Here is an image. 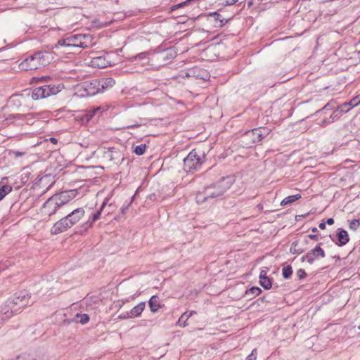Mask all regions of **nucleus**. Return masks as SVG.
<instances>
[{
	"label": "nucleus",
	"mask_w": 360,
	"mask_h": 360,
	"mask_svg": "<svg viewBox=\"0 0 360 360\" xmlns=\"http://www.w3.org/2000/svg\"><path fill=\"white\" fill-rule=\"evenodd\" d=\"M62 84H47L34 89L32 91H25L11 97L10 101L18 105H24L27 100H39L56 95L63 89Z\"/></svg>",
	"instance_id": "1"
},
{
	"label": "nucleus",
	"mask_w": 360,
	"mask_h": 360,
	"mask_svg": "<svg viewBox=\"0 0 360 360\" xmlns=\"http://www.w3.org/2000/svg\"><path fill=\"white\" fill-rule=\"evenodd\" d=\"M234 178L231 176L223 177L218 181L206 186L202 192L196 195L198 203H202L210 199L221 198L234 183Z\"/></svg>",
	"instance_id": "2"
},
{
	"label": "nucleus",
	"mask_w": 360,
	"mask_h": 360,
	"mask_svg": "<svg viewBox=\"0 0 360 360\" xmlns=\"http://www.w3.org/2000/svg\"><path fill=\"white\" fill-rule=\"evenodd\" d=\"M77 194V190H69L56 193L49 198L43 205L44 212L52 216L57 210L74 199Z\"/></svg>",
	"instance_id": "3"
},
{
	"label": "nucleus",
	"mask_w": 360,
	"mask_h": 360,
	"mask_svg": "<svg viewBox=\"0 0 360 360\" xmlns=\"http://www.w3.org/2000/svg\"><path fill=\"white\" fill-rule=\"evenodd\" d=\"M31 295L27 290L20 291L6 302L3 306V311L6 314L11 312L12 316L15 314L20 313L24 307L30 303Z\"/></svg>",
	"instance_id": "4"
},
{
	"label": "nucleus",
	"mask_w": 360,
	"mask_h": 360,
	"mask_svg": "<svg viewBox=\"0 0 360 360\" xmlns=\"http://www.w3.org/2000/svg\"><path fill=\"white\" fill-rule=\"evenodd\" d=\"M48 60L42 52H36L23 60L19 65L21 70L28 71L45 66Z\"/></svg>",
	"instance_id": "5"
},
{
	"label": "nucleus",
	"mask_w": 360,
	"mask_h": 360,
	"mask_svg": "<svg viewBox=\"0 0 360 360\" xmlns=\"http://www.w3.org/2000/svg\"><path fill=\"white\" fill-rule=\"evenodd\" d=\"M205 158V154H198L194 149L192 150L184 159V169L187 173H194L199 170Z\"/></svg>",
	"instance_id": "6"
},
{
	"label": "nucleus",
	"mask_w": 360,
	"mask_h": 360,
	"mask_svg": "<svg viewBox=\"0 0 360 360\" xmlns=\"http://www.w3.org/2000/svg\"><path fill=\"white\" fill-rule=\"evenodd\" d=\"M69 37L72 47L87 49L94 44L93 37L89 34H77Z\"/></svg>",
	"instance_id": "7"
},
{
	"label": "nucleus",
	"mask_w": 360,
	"mask_h": 360,
	"mask_svg": "<svg viewBox=\"0 0 360 360\" xmlns=\"http://www.w3.org/2000/svg\"><path fill=\"white\" fill-rule=\"evenodd\" d=\"M80 89L84 91L82 96H91L101 92L98 79L86 81L80 85Z\"/></svg>",
	"instance_id": "8"
},
{
	"label": "nucleus",
	"mask_w": 360,
	"mask_h": 360,
	"mask_svg": "<svg viewBox=\"0 0 360 360\" xmlns=\"http://www.w3.org/2000/svg\"><path fill=\"white\" fill-rule=\"evenodd\" d=\"M270 132L271 129L269 128L259 127L246 132L245 136L250 138L252 143H258L268 136Z\"/></svg>",
	"instance_id": "9"
},
{
	"label": "nucleus",
	"mask_w": 360,
	"mask_h": 360,
	"mask_svg": "<svg viewBox=\"0 0 360 360\" xmlns=\"http://www.w3.org/2000/svg\"><path fill=\"white\" fill-rule=\"evenodd\" d=\"M325 256L326 254L324 250L318 245L302 256L301 261L302 262L307 261L309 264H311L316 259L319 258H323Z\"/></svg>",
	"instance_id": "10"
},
{
	"label": "nucleus",
	"mask_w": 360,
	"mask_h": 360,
	"mask_svg": "<svg viewBox=\"0 0 360 360\" xmlns=\"http://www.w3.org/2000/svg\"><path fill=\"white\" fill-rule=\"evenodd\" d=\"M103 159L109 162L117 164L120 160H122L121 153L115 148H105L103 151Z\"/></svg>",
	"instance_id": "11"
},
{
	"label": "nucleus",
	"mask_w": 360,
	"mask_h": 360,
	"mask_svg": "<svg viewBox=\"0 0 360 360\" xmlns=\"http://www.w3.org/2000/svg\"><path fill=\"white\" fill-rule=\"evenodd\" d=\"M72 226L69 224V221L66 217L58 220L51 229V232L52 234H58L62 232L67 231L68 229Z\"/></svg>",
	"instance_id": "12"
},
{
	"label": "nucleus",
	"mask_w": 360,
	"mask_h": 360,
	"mask_svg": "<svg viewBox=\"0 0 360 360\" xmlns=\"http://www.w3.org/2000/svg\"><path fill=\"white\" fill-rule=\"evenodd\" d=\"M90 64L94 68H104L111 65L110 60L108 59V55H103L93 57Z\"/></svg>",
	"instance_id": "13"
},
{
	"label": "nucleus",
	"mask_w": 360,
	"mask_h": 360,
	"mask_svg": "<svg viewBox=\"0 0 360 360\" xmlns=\"http://www.w3.org/2000/svg\"><path fill=\"white\" fill-rule=\"evenodd\" d=\"M84 213L83 208H77L68 214L66 217L70 226H72L76 224L84 216Z\"/></svg>",
	"instance_id": "14"
},
{
	"label": "nucleus",
	"mask_w": 360,
	"mask_h": 360,
	"mask_svg": "<svg viewBox=\"0 0 360 360\" xmlns=\"http://www.w3.org/2000/svg\"><path fill=\"white\" fill-rule=\"evenodd\" d=\"M337 237H338V242L336 243V244L338 246H343V245H346L349 240V235H348L347 231H345L342 229H338V232L337 233Z\"/></svg>",
	"instance_id": "15"
},
{
	"label": "nucleus",
	"mask_w": 360,
	"mask_h": 360,
	"mask_svg": "<svg viewBox=\"0 0 360 360\" xmlns=\"http://www.w3.org/2000/svg\"><path fill=\"white\" fill-rule=\"evenodd\" d=\"M208 16L210 20L214 22L215 27H223L227 22V20L222 18L221 15L217 12L211 13Z\"/></svg>",
	"instance_id": "16"
},
{
	"label": "nucleus",
	"mask_w": 360,
	"mask_h": 360,
	"mask_svg": "<svg viewBox=\"0 0 360 360\" xmlns=\"http://www.w3.org/2000/svg\"><path fill=\"white\" fill-rule=\"evenodd\" d=\"M358 98H354L349 102H345L342 103L341 105H340V110H341L342 112H347L350 109L356 106L359 103L360 101H357Z\"/></svg>",
	"instance_id": "17"
},
{
	"label": "nucleus",
	"mask_w": 360,
	"mask_h": 360,
	"mask_svg": "<svg viewBox=\"0 0 360 360\" xmlns=\"http://www.w3.org/2000/svg\"><path fill=\"white\" fill-rule=\"evenodd\" d=\"M187 77H196L198 78H200L203 80H206L208 78V75L207 72L202 71L201 70L198 68H193L192 70H190L188 72H186V75Z\"/></svg>",
	"instance_id": "18"
},
{
	"label": "nucleus",
	"mask_w": 360,
	"mask_h": 360,
	"mask_svg": "<svg viewBox=\"0 0 360 360\" xmlns=\"http://www.w3.org/2000/svg\"><path fill=\"white\" fill-rule=\"evenodd\" d=\"M145 307L146 303L144 302L139 303L137 305H136L131 309L130 316L132 318L140 316L142 312L143 311Z\"/></svg>",
	"instance_id": "19"
},
{
	"label": "nucleus",
	"mask_w": 360,
	"mask_h": 360,
	"mask_svg": "<svg viewBox=\"0 0 360 360\" xmlns=\"http://www.w3.org/2000/svg\"><path fill=\"white\" fill-rule=\"evenodd\" d=\"M100 84V90L103 91L104 89L110 88L114 86L115 81L111 77H107L101 79H98Z\"/></svg>",
	"instance_id": "20"
},
{
	"label": "nucleus",
	"mask_w": 360,
	"mask_h": 360,
	"mask_svg": "<svg viewBox=\"0 0 360 360\" xmlns=\"http://www.w3.org/2000/svg\"><path fill=\"white\" fill-rule=\"evenodd\" d=\"M262 292V290L259 287H252L247 290L245 292V297L248 300H252Z\"/></svg>",
	"instance_id": "21"
},
{
	"label": "nucleus",
	"mask_w": 360,
	"mask_h": 360,
	"mask_svg": "<svg viewBox=\"0 0 360 360\" xmlns=\"http://www.w3.org/2000/svg\"><path fill=\"white\" fill-rule=\"evenodd\" d=\"M148 305L152 312H156L160 307L159 298L156 295H153L148 301Z\"/></svg>",
	"instance_id": "22"
},
{
	"label": "nucleus",
	"mask_w": 360,
	"mask_h": 360,
	"mask_svg": "<svg viewBox=\"0 0 360 360\" xmlns=\"http://www.w3.org/2000/svg\"><path fill=\"white\" fill-rule=\"evenodd\" d=\"M301 198L300 194H295L292 195H289L285 198L281 202V205L285 206L289 204L294 202L295 201Z\"/></svg>",
	"instance_id": "23"
},
{
	"label": "nucleus",
	"mask_w": 360,
	"mask_h": 360,
	"mask_svg": "<svg viewBox=\"0 0 360 360\" xmlns=\"http://www.w3.org/2000/svg\"><path fill=\"white\" fill-rule=\"evenodd\" d=\"M75 320L76 322L85 324L89 321V317L86 314H77L75 315Z\"/></svg>",
	"instance_id": "24"
},
{
	"label": "nucleus",
	"mask_w": 360,
	"mask_h": 360,
	"mask_svg": "<svg viewBox=\"0 0 360 360\" xmlns=\"http://www.w3.org/2000/svg\"><path fill=\"white\" fill-rule=\"evenodd\" d=\"M12 191V187L9 185H4L0 188V201L5 198L6 195Z\"/></svg>",
	"instance_id": "25"
},
{
	"label": "nucleus",
	"mask_w": 360,
	"mask_h": 360,
	"mask_svg": "<svg viewBox=\"0 0 360 360\" xmlns=\"http://www.w3.org/2000/svg\"><path fill=\"white\" fill-rule=\"evenodd\" d=\"M12 316L11 312H5L3 311V306L0 308V326Z\"/></svg>",
	"instance_id": "26"
},
{
	"label": "nucleus",
	"mask_w": 360,
	"mask_h": 360,
	"mask_svg": "<svg viewBox=\"0 0 360 360\" xmlns=\"http://www.w3.org/2000/svg\"><path fill=\"white\" fill-rule=\"evenodd\" d=\"M292 274V269L291 266L288 265L282 269V275L285 279L289 278Z\"/></svg>",
	"instance_id": "27"
},
{
	"label": "nucleus",
	"mask_w": 360,
	"mask_h": 360,
	"mask_svg": "<svg viewBox=\"0 0 360 360\" xmlns=\"http://www.w3.org/2000/svg\"><path fill=\"white\" fill-rule=\"evenodd\" d=\"M148 52H147V51L141 52L140 53H138L135 56L132 57V60H145V62L143 63H145L148 60Z\"/></svg>",
	"instance_id": "28"
},
{
	"label": "nucleus",
	"mask_w": 360,
	"mask_h": 360,
	"mask_svg": "<svg viewBox=\"0 0 360 360\" xmlns=\"http://www.w3.org/2000/svg\"><path fill=\"white\" fill-rule=\"evenodd\" d=\"M106 204H107V200H105L101 205L100 210L97 211L96 213H94L93 214L92 218H91V224L99 219L101 214V211L103 209V207L105 206Z\"/></svg>",
	"instance_id": "29"
},
{
	"label": "nucleus",
	"mask_w": 360,
	"mask_h": 360,
	"mask_svg": "<svg viewBox=\"0 0 360 360\" xmlns=\"http://www.w3.org/2000/svg\"><path fill=\"white\" fill-rule=\"evenodd\" d=\"M343 113L344 112H342L341 110H340V107H338L336 110L333 111L332 115L330 116L329 120L331 122H333L335 120L339 119Z\"/></svg>",
	"instance_id": "30"
},
{
	"label": "nucleus",
	"mask_w": 360,
	"mask_h": 360,
	"mask_svg": "<svg viewBox=\"0 0 360 360\" xmlns=\"http://www.w3.org/2000/svg\"><path fill=\"white\" fill-rule=\"evenodd\" d=\"M298 242L295 241L292 243L291 247L290 248V252L292 254H301L303 250L302 249L297 248Z\"/></svg>",
	"instance_id": "31"
},
{
	"label": "nucleus",
	"mask_w": 360,
	"mask_h": 360,
	"mask_svg": "<svg viewBox=\"0 0 360 360\" xmlns=\"http://www.w3.org/2000/svg\"><path fill=\"white\" fill-rule=\"evenodd\" d=\"M146 149V145L141 144V145L136 146L134 148V152L138 155H141L145 153Z\"/></svg>",
	"instance_id": "32"
},
{
	"label": "nucleus",
	"mask_w": 360,
	"mask_h": 360,
	"mask_svg": "<svg viewBox=\"0 0 360 360\" xmlns=\"http://www.w3.org/2000/svg\"><path fill=\"white\" fill-rule=\"evenodd\" d=\"M259 283L266 290H269L271 288V282L268 277L260 280Z\"/></svg>",
	"instance_id": "33"
},
{
	"label": "nucleus",
	"mask_w": 360,
	"mask_h": 360,
	"mask_svg": "<svg viewBox=\"0 0 360 360\" xmlns=\"http://www.w3.org/2000/svg\"><path fill=\"white\" fill-rule=\"evenodd\" d=\"M360 226L359 219H353L349 222V229L356 231Z\"/></svg>",
	"instance_id": "34"
},
{
	"label": "nucleus",
	"mask_w": 360,
	"mask_h": 360,
	"mask_svg": "<svg viewBox=\"0 0 360 360\" xmlns=\"http://www.w3.org/2000/svg\"><path fill=\"white\" fill-rule=\"evenodd\" d=\"M58 44L61 46H68V47L72 46L70 45V37L58 40Z\"/></svg>",
	"instance_id": "35"
},
{
	"label": "nucleus",
	"mask_w": 360,
	"mask_h": 360,
	"mask_svg": "<svg viewBox=\"0 0 360 360\" xmlns=\"http://www.w3.org/2000/svg\"><path fill=\"white\" fill-rule=\"evenodd\" d=\"M196 314V312L195 311H191L189 313L185 312L184 314H183L181 316V317L179 318L177 323L179 325H181V323H181V320H183L185 316H186V320H188L193 314Z\"/></svg>",
	"instance_id": "36"
},
{
	"label": "nucleus",
	"mask_w": 360,
	"mask_h": 360,
	"mask_svg": "<svg viewBox=\"0 0 360 360\" xmlns=\"http://www.w3.org/2000/svg\"><path fill=\"white\" fill-rule=\"evenodd\" d=\"M25 117L27 118V123H30V124H32V121H31V119L33 118V116L32 114H27L26 115H21V114H18L16 115L15 116H13V118H16V117Z\"/></svg>",
	"instance_id": "37"
},
{
	"label": "nucleus",
	"mask_w": 360,
	"mask_h": 360,
	"mask_svg": "<svg viewBox=\"0 0 360 360\" xmlns=\"http://www.w3.org/2000/svg\"><path fill=\"white\" fill-rule=\"evenodd\" d=\"M257 349H254L251 354H249L245 360H256L257 359Z\"/></svg>",
	"instance_id": "38"
},
{
	"label": "nucleus",
	"mask_w": 360,
	"mask_h": 360,
	"mask_svg": "<svg viewBox=\"0 0 360 360\" xmlns=\"http://www.w3.org/2000/svg\"><path fill=\"white\" fill-rule=\"evenodd\" d=\"M130 311H126L123 312L121 314L119 315L118 319H131L132 317L130 316Z\"/></svg>",
	"instance_id": "39"
},
{
	"label": "nucleus",
	"mask_w": 360,
	"mask_h": 360,
	"mask_svg": "<svg viewBox=\"0 0 360 360\" xmlns=\"http://www.w3.org/2000/svg\"><path fill=\"white\" fill-rule=\"evenodd\" d=\"M131 201L129 202L126 205L124 204V205H122V207L120 209V212H121V214L122 215L125 214L126 212L129 209V207L131 205Z\"/></svg>",
	"instance_id": "40"
},
{
	"label": "nucleus",
	"mask_w": 360,
	"mask_h": 360,
	"mask_svg": "<svg viewBox=\"0 0 360 360\" xmlns=\"http://www.w3.org/2000/svg\"><path fill=\"white\" fill-rule=\"evenodd\" d=\"M297 276L300 278V279H303L307 276V274L304 269H300L297 271Z\"/></svg>",
	"instance_id": "41"
},
{
	"label": "nucleus",
	"mask_w": 360,
	"mask_h": 360,
	"mask_svg": "<svg viewBox=\"0 0 360 360\" xmlns=\"http://www.w3.org/2000/svg\"><path fill=\"white\" fill-rule=\"evenodd\" d=\"M223 4H225L226 6H231L236 3L238 0H221Z\"/></svg>",
	"instance_id": "42"
},
{
	"label": "nucleus",
	"mask_w": 360,
	"mask_h": 360,
	"mask_svg": "<svg viewBox=\"0 0 360 360\" xmlns=\"http://www.w3.org/2000/svg\"><path fill=\"white\" fill-rule=\"evenodd\" d=\"M266 274H267L266 271L262 270L259 274V281L263 278H267Z\"/></svg>",
	"instance_id": "43"
},
{
	"label": "nucleus",
	"mask_w": 360,
	"mask_h": 360,
	"mask_svg": "<svg viewBox=\"0 0 360 360\" xmlns=\"http://www.w3.org/2000/svg\"><path fill=\"white\" fill-rule=\"evenodd\" d=\"M13 154H14L15 157L18 158V157L22 156L25 154V153L18 152V151H14Z\"/></svg>",
	"instance_id": "44"
},
{
	"label": "nucleus",
	"mask_w": 360,
	"mask_h": 360,
	"mask_svg": "<svg viewBox=\"0 0 360 360\" xmlns=\"http://www.w3.org/2000/svg\"><path fill=\"white\" fill-rule=\"evenodd\" d=\"M141 126L140 124L139 123H135L134 124H131V125H129V126H127V128L129 129V128H138Z\"/></svg>",
	"instance_id": "45"
},
{
	"label": "nucleus",
	"mask_w": 360,
	"mask_h": 360,
	"mask_svg": "<svg viewBox=\"0 0 360 360\" xmlns=\"http://www.w3.org/2000/svg\"><path fill=\"white\" fill-rule=\"evenodd\" d=\"M330 103H327V104H326V105H325V106L321 109V110H329V109H330ZM320 111H321V110H319L318 112H320Z\"/></svg>",
	"instance_id": "46"
},
{
	"label": "nucleus",
	"mask_w": 360,
	"mask_h": 360,
	"mask_svg": "<svg viewBox=\"0 0 360 360\" xmlns=\"http://www.w3.org/2000/svg\"><path fill=\"white\" fill-rule=\"evenodd\" d=\"M329 123H331L330 120L328 119V120H323L322 122H321V126H324L325 124H329Z\"/></svg>",
	"instance_id": "47"
},
{
	"label": "nucleus",
	"mask_w": 360,
	"mask_h": 360,
	"mask_svg": "<svg viewBox=\"0 0 360 360\" xmlns=\"http://www.w3.org/2000/svg\"><path fill=\"white\" fill-rule=\"evenodd\" d=\"M309 238L310 239L315 240H318V236L317 235L310 234V235H309Z\"/></svg>",
	"instance_id": "48"
},
{
	"label": "nucleus",
	"mask_w": 360,
	"mask_h": 360,
	"mask_svg": "<svg viewBox=\"0 0 360 360\" xmlns=\"http://www.w3.org/2000/svg\"><path fill=\"white\" fill-rule=\"evenodd\" d=\"M326 223L328 224V225H332L334 224V220L333 218H329L327 219V221Z\"/></svg>",
	"instance_id": "49"
},
{
	"label": "nucleus",
	"mask_w": 360,
	"mask_h": 360,
	"mask_svg": "<svg viewBox=\"0 0 360 360\" xmlns=\"http://www.w3.org/2000/svg\"><path fill=\"white\" fill-rule=\"evenodd\" d=\"M319 227L322 230L325 229H326V223L325 222L320 223L319 225Z\"/></svg>",
	"instance_id": "50"
},
{
	"label": "nucleus",
	"mask_w": 360,
	"mask_h": 360,
	"mask_svg": "<svg viewBox=\"0 0 360 360\" xmlns=\"http://www.w3.org/2000/svg\"><path fill=\"white\" fill-rule=\"evenodd\" d=\"M50 141L51 142H52L53 143H56L58 142L57 139H55V138H51L50 139Z\"/></svg>",
	"instance_id": "51"
},
{
	"label": "nucleus",
	"mask_w": 360,
	"mask_h": 360,
	"mask_svg": "<svg viewBox=\"0 0 360 360\" xmlns=\"http://www.w3.org/2000/svg\"><path fill=\"white\" fill-rule=\"evenodd\" d=\"M183 321H184L183 327H185V326H186V322L187 321V320H186V316H185V317L184 318Z\"/></svg>",
	"instance_id": "52"
},
{
	"label": "nucleus",
	"mask_w": 360,
	"mask_h": 360,
	"mask_svg": "<svg viewBox=\"0 0 360 360\" xmlns=\"http://www.w3.org/2000/svg\"><path fill=\"white\" fill-rule=\"evenodd\" d=\"M183 321H184L183 327H185V326H186V322L187 321V320H186V316H185V317L184 318Z\"/></svg>",
	"instance_id": "53"
},
{
	"label": "nucleus",
	"mask_w": 360,
	"mask_h": 360,
	"mask_svg": "<svg viewBox=\"0 0 360 360\" xmlns=\"http://www.w3.org/2000/svg\"><path fill=\"white\" fill-rule=\"evenodd\" d=\"M99 110H100V108H95V109L94 110L93 114H94V115H96V112H97V111H99Z\"/></svg>",
	"instance_id": "54"
},
{
	"label": "nucleus",
	"mask_w": 360,
	"mask_h": 360,
	"mask_svg": "<svg viewBox=\"0 0 360 360\" xmlns=\"http://www.w3.org/2000/svg\"><path fill=\"white\" fill-rule=\"evenodd\" d=\"M154 197H155V194H151V195H149V198L151 200H153Z\"/></svg>",
	"instance_id": "55"
},
{
	"label": "nucleus",
	"mask_w": 360,
	"mask_h": 360,
	"mask_svg": "<svg viewBox=\"0 0 360 360\" xmlns=\"http://www.w3.org/2000/svg\"><path fill=\"white\" fill-rule=\"evenodd\" d=\"M311 231L312 232H316L317 231V229L316 227H314L311 229Z\"/></svg>",
	"instance_id": "56"
},
{
	"label": "nucleus",
	"mask_w": 360,
	"mask_h": 360,
	"mask_svg": "<svg viewBox=\"0 0 360 360\" xmlns=\"http://www.w3.org/2000/svg\"><path fill=\"white\" fill-rule=\"evenodd\" d=\"M134 198H135V195H133V196L131 197V200H130V201H131V202H133V200H134Z\"/></svg>",
	"instance_id": "57"
},
{
	"label": "nucleus",
	"mask_w": 360,
	"mask_h": 360,
	"mask_svg": "<svg viewBox=\"0 0 360 360\" xmlns=\"http://www.w3.org/2000/svg\"><path fill=\"white\" fill-rule=\"evenodd\" d=\"M181 325H179L180 326H183V323H184V321L183 320H181Z\"/></svg>",
	"instance_id": "58"
},
{
	"label": "nucleus",
	"mask_w": 360,
	"mask_h": 360,
	"mask_svg": "<svg viewBox=\"0 0 360 360\" xmlns=\"http://www.w3.org/2000/svg\"><path fill=\"white\" fill-rule=\"evenodd\" d=\"M358 328L360 330V326L358 327Z\"/></svg>",
	"instance_id": "59"
}]
</instances>
